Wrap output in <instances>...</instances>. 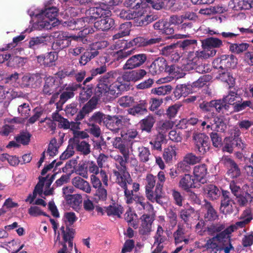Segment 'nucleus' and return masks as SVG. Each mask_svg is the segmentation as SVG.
Returning a JSON list of instances; mask_svg holds the SVG:
<instances>
[{
  "instance_id": "f257e3e1",
  "label": "nucleus",
  "mask_w": 253,
  "mask_h": 253,
  "mask_svg": "<svg viewBox=\"0 0 253 253\" xmlns=\"http://www.w3.org/2000/svg\"><path fill=\"white\" fill-rule=\"evenodd\" d=\"M145 195L147 199L152 203L162 204V199L165 194L163 189L156 185V177L151 173L146 175L145 179Z\"/></svg>"
},
{
  "instance_id": "f03ea898",
  "label": "nucleus",
  "mask_w": 253,
  "mask_h": 253,
  "mask_svg": "<svg viewBox=\"0 0 253 253\" xmlns=\"http://www.w3.org/2000/svg\"><path fill=\"white\" fill-rule=\"evenodd\" d=\"M192 138L195 152L199 155H205L210 148L209 137L204 133L194 132Z\"/></svg>"
},
{
  "instance_id": "7ed1b4c3",
  "label": "nucleus",
  "mask_w": 253,
  "mask_h": 253,
  "mask_svg": "<svg viewBox=\"0 0 253 253\" xmlns=\"http://www.w3.org/2000/svg\"><path fill=\"white\" fill-rule=\"evenodd\" d=\"M227 239L225 233L222 232L217 234L215 236L208 239L203 246L205 250L210 253H220L223 249L221 243L226 242Z\"/></svg>"
},
{
  "instance_id": "20e7f679",
  "label": "nucleus",
  "mask_w": 253,
  "mask_h": 253,
  "mask_svg": "<svg viewBox=\"0 0 253 253\" xmlns=\"http://www.w3.org/2000/svg\"><path fill=\"white\" fill-rule=\"evenodd\" d=\"M162 41L161 38H151L150 39L143 37H137L132 40L127 42L124 40H119V42L125 43V47L131 48L133 46L142 47L159 43Z\"/></svg>"
},
{
  "instance_id": "39448f33",
  "label": "nucleus",
  "mask_w": 253,
  "mask_h": 253,
  "mask_svg": "<svg viewBox=\"0 0 253 253\" xmlns=\"http://www.w3.org/2000/svg\"><path fill=\"white\" fill-rule=\"evenodd\" d=\"M220 162L226 169V174L231 178H236L241 174V169L237 164L230 156L224 155Z\"/></svg>"
},
{
  "instance_id": "423d86ee",
  "label": "nucleus",
  "mask_w": 253,
  "mask_h": 253,
  "mask_svg": "<svg viewBox=\"0 0 253 253\" xmlns=\"http://www.w3.org/2000/svg\"><path fill=\"white\" fill-rule=\"evenodd\" d=\"M238 63L236 57L232 54L222 55L220 58L216 59L213 62V67L215 69L226 70L227 69L234 68Z\"/></svg>"
},
{
  "instance_id": "0eeeda50",
  "label": "nucleus",
  "mask_w": 253,
  "mask_h": 253,
  "mask_svg": "<svg viewBox=\"0 0 253 253\" xmlns=\"http://www.w3.org/2000/svg\"><path fill=\"white\" fill-rule=\"evenodd\" d=\"M111 11L108 10L105 15L94 22V28L97 31L107 32L115 28L114 19L111 17Z\"/></svg>"
},
{
  "instance_id": "6e6552de",
  "label": "nucleus",
  "mask_w": 253,
  "mask_h": 253,
  "mask_svg": "<svg viewBox=\"0 0 253 253\" xmlns=\"http://www.w3.org/2000/svg\"><path fill=\"white\" fill-rule=\"evenodd\" d=\"M147 56L145 53H138L131 55L123 65V69L132 70L142 66L146 61Z\"/></svg>"
},
{
  "instance_id": "1a4fd4ad",
  "label": "nucleus",
  "mask_w": 253,
  "mask_h": 253,
  "mask_svg": "<svg viewBox=\"0 0 253 253\" xmlns=\"http://www.w3.org/2000/svg\"><path fill=\"white\" fill-rule=\"evenodd\" d=\"M108 10V8H104L101 5L98 7H90L85 12L86 16L85 17L84 20L86 22L93 23L94 25V22L105 15L106 12Z\"/></svg>"
},
{
  "instance_id": "9d476101",
  "label": "nucleus",
  "mask_w": 253,
  "mask_h": 253,
  "mask_svg": "<svg viewBox=\"0 0 253 253\" xmlns=\"http://www.w3.org/2000/svg\"><path fill=\"white\" fill-rule=\"evenodd\" d=\"M42 82V78L40 74H27L21 78L20 86L23 88H37L41 85Z\"/></svg>"
},
{
  "instance_id": "9b49d317",
  "label": "nucleus",
  "mask_w": 253,
  "mask_h": 253,
  "mask_svg": "<svg viewBox=\"0 0 253 253\" xmlns=\"http://www.w3.org/2000/svg\"><path fill=\"white\" fill-rule=\"evenodd\" d=\"M123 119H125L123 116H111L107 115L103 126L112 131L118 133L122 127Z\"/></svg>"
},
{
  "instance_id": "f8f14e48",
  "label": "nucleus",
  "mask_w": 253,
  "mask_h": 253,
  "mask_svg": "<svg viewBox=\"0 0 253 253\" xmlns=\"http://www.w3.org/2000/svg\"><path fill=\"white\" fill-rule=\"evenodd\" d=\"M57 35V39L53 42L52 48L54 50L59 51L67 47L70 44V37L66 33L58 32L55 33Z\"/></svg>"
},
{
  "instance_id": "ddd939ff",
  "label": "nucleus",
  "mask_w": 253,
  "mask_h": 253,
  "mask_svg": "<svg viewBox=\"0 0 253 253\" xmlns=\"http://www.w3.org/2000/svg\"><path fill=\"white\" fill-rule=\"evenodd\" d=\"M246 144L243 140H235L231 138L224 139V144L222 148L223 152L232 153L234 148L243 150L246 148Z\"/></svg>"
},
{
  "instance_id": "4468645a",
  "label": "nucleus",
  "mask_w": 253,
  "mask_h": 253,
  "mask_svg": "<svg viewBox=\"0 0 253 253\" xmlns=\"http://www.w3.org/2000/svg\"><path fill=\"white\" fill-rule=\"evenodd\" d=\"M220 210L224 214H230L233 211L232 204L233 200L230 197V193L226 190H222Z\"/></svg>"
},
{
  "instance_id": "2eb2a0df",
  "label": "nucleus",
  "mask_w": 253,
  "mask_h": 253,
  "mask_svg": "<svg viewBox=\"0 0 253 253\" xmlns=\"http://www.w3.org/2000/svg\"><path fill=\"white\" fill-rule=\"evenodd\" d=\"M99 99V98L94 95L79 111L76 116V120H82L87 114L94 109L96 107Z\"/></svg>"
},
{
  "instance_id": "dca6fc26",
  "label": "nucleus",
  "mask_w": 253,
  "mask_h": 253,
  "mask_svg": "<svg viewBox=\"0 0 253 253\" xmlns=\"http://www.w3.org/2000/svg\"><path fill=\"white\" fill-rule=\"evenodd\" d=\"M147 75V71L143 69L133 70L124 72L122 76L124 81L136 82L143 79Z\"/></svg>"
},
{
  "instance_id": "f3484780",
  "label": "nucleus",
  "mask_w": 253,
  "mask_h": 253,
  "mask_svg": "<svg viewBox=\"0 0 253 253\" xmlns=\"http://www.w3.org/2000/svg\"><path fill=\"white\" fill-rule=\"evenodd\" d=\"M204 217L206 221H213L218 219V214L211 202L205 200L203 205Z\"/></svg>"
},
{
  "instance_id": "a211bd4d",
  "label": "nucleus",
  "mask_w": 253,
  "mask_h": 253,
  "mask_svg": "<svg viewBox=\"0 0 253 253\" xmlns=\"http://www.w3.org/2000/svg\"><path fill=\"white\" fill-rule=\"evenodd\" d=\"M201 160L200 157L197 156L192 153H188L184 157L183 162L179 163L178 164V168L183 171H189L190 167L188 164L195 165L200 162Z\"/></svg>"
},
{
  "instance_id": "6ab92c4d",
  "label": "nucleus",
  "mask_w": 253,
  "mask_h": 253,
  "mask_svg": "<svg viewBox=\"0 0 253 253\" xmlns=\"http://www.w3.org/2000/svg\"><path fill=\"white\" fill-rule=\"evenodd\" d=\"M193 173L195 178L199 183L205 184L207 182L208 169L206 164H203L195 166Z\"/></svg>"
},
{
  "instance_id": "aec40b11",
  "label": "nucleus",
  "mask_w": 253,
  "mask_h": 253,
  "mask_svg": "<svg viewBox=\"0 0 253 253\" xmlns=\"http://www.w3.org/2000/svg\"><path fill=\"white\" fill-rule=\"evenodd\" d=\"M58 87V82L56 78L54 77H48L45 81L42 89L43 94L45 95H50L55 92Z\"/></svg>"
},
{
  "instance_id": "412c9836",
  "label": "nucleus",
  "mask_w": 253,
  "mask_h": 253,
  "mask_svg": "<svg viewBox=\"0 0 253 253\" xmlns=\"http://www.w3.org/2000/svg\"><path fill=\"white\" fill-rule=\"evenodd\" d=\"M199 183L192 175L189 174H185L180 179L179 184V186L183 190L189 192L191 188L198 187L197 184Z\"/></svg>"
},
{
  "instance_id": "4be33fe9",
  "label": "nucleus",
  "mask_w": 253,
  "mask_h": 253,
  "mask_svg": "<svg viewBox=\"0 0 253 253\" xmlns=\"http://www.w3.org/2000/svg\"><path fill=\"white\" fill-rule=\"evenodd\" d=\"M130 192V196L128 197L126 196V194L124 193L125 200L126 201V203L128 204H132L133 201L135 202L137 206L138 205L139 207L138 209L140 210H144L145 209V207L147 204H149L148 202H145V199L142 196H139L138 195L132 194V191H129Z\"/></svg>"
},
{
  "instance_id": "5701e85b",
  "label": "nucleus",
  "mask_w": 253,
  "mask_h": 253,
  "mask_svg": "<svg viewBox=\"0 0 253 253\" xmlns=\"http://www.w3.org/2000/svg\"><path fill=\"white\" fill-rule=\"evenodd\" d=\"M128 114L133 116L142 115L147 112V102L145 100H140L138 103L127 110Z\"/></svg>"
},
{
  "instance_id": "b1692460",
  "label": "nucleus",
  "mask_w": 253,
  "mask_h": 253,
  "mask_svg": "<svg viewBox=\"0 0 253 253\" xmlns=\"http://www.w3.org/2000/svg\"><path fill=\"white\" fill-rule=\"evenodd\" d=\"M167 65L166 60L163 57H158L151 64L150 69L153 74H159L165 72Z\"/></svg>"
},
{
  "instance_id": "393cba45",
  "label": "nucleus",
  "mask_w": 253,
  "mask_h": 253,
  "mask_svg": "<svg viewBox=\"0 0 253 253\" xmlns=\"http://www.w3.org/2000/svg\"><path fill=\"white\" fill-rule=\"evenodd\" d=\"M126 171H122L120 170H114L113 174L116 177V182L117 184L119 185V186L124 190V193L126 194V196L128 197L130 196V192L129 191V189L127 188V185H126V179H125V177H126Z\"/></svg>"
},
{
  "instance_id": "a878e982",
  "label": "nucleus",
  "mask_w": 253,
  "mask_h": 253,
  "mask_svg": "<svg viewBox=\"0 0 253 253\" xmlns=\"http://www.w3.org/2000/svg\"><path fill=\"white\" fill-rule=\"evenodd\" d=\"M223 45L222 41L218 38L210 37L202 41V46L203 49H215Z\"/></svg>"
},
{
  "instance_id": "bb28decb",
  "label": "nucleus",
  "mask_w": 253,
  "mask_h": 253,
  "mask_svg": "<svg viewBox=\"0 0 253 253\" xmlns=\"http://www.w3.org/2000/svg\"><path fill=\"white\" fill-rule=\"evenodd\" d=\"M141 224L140 227L139 232L142 235H146L150 232L151 226L153 219L149 214H144L140 218Z\"/></svg>"
},
{
  "instance_id": "cd10ccee",
  "label": "nucleus",
  "mask_w": 253,
  "mask_h": 253,
  "mask_svg": "<svg viewBox=\"0 0 253 253\" xmlns=\"http://www.w3.org/2000/svg\"><path fill=\"white\" fill-rule=\"evenodd\" d=\"M107 191L104 187L96 189L92 199L93 202L99 205H102L107 200Z\"/></svg>"
},
{
  "instance_id": "c85d7f7f",
  "label": "nucleus",
  "mask_w": 253,
  "mask_h": 253,
  "mask_svg": "<svg viewBox=\"0 0 253 253\" xmlns=\"http://www.w3.org/2000/svg\"><path fill=\"white\" fill-rule=\"evenodd\" d=\"M57 59L55 52H50L45 55L37 56V61L41 65L44 66L51 67L55 65V62Z\"/></svg>"
},
{
  "instance_id": "c756f323",
  "label": "nucleus",
  "mask_w": 253,
  "mask_h": 253,
  "mask_svg": "<svg viewBox=\"0 0 253 253\" xmlns=\"http://www.w3.org/2000/svg\"><path fill=\"white\" fill-rule=\"evenodd\" d=\"M76 150L81 154L87 155L90 153V145L84 140L81 141L77 137H73Z\"/></svg>"
},
{
  "instance_id": "7c9ffc66",
  "label": "nucleus",
  "mask_w": 253,
  "mask_h": 253,
  "mask_svg": "<svg viewBox=\"0 0 253 253\" xmlns=\"http://www.w3.org/2000/svg\"><path fill=\"white\" fill-rule=\"evenodd\" d=\"M204 191L207 197L212 201L218 199L222 193V191L216 186L213 184L207 185Z\"/></svg>"
},
{
  "instance_id": "2f4dec72",
  "label": "nucleus",
  "mask_w": 253,
  "mask_h": 253,
  "mask_svg": "<svg viewBox=\"0 0 253 253\" xmlns=\"http://www.w3.org/2000/svg\"><path fill=\"white\" fill-rule=\"evenodd\" d=\"M155 123V119L152 116H147L139 122L140 129L142 131L150 133Z\"/></svg>"
},
{
  "instance_id": "473e14b6",
  "label": "nucleus",
  "mask_w": 253,
  "mask_h": 253,
  "mask_svg": "<svg viewBox=\"0 0 253 253\" xmlns=\"http://www.w3.org/2000/svg\"><path fill=\"white\" fill-rule=\"evenodd\" d=\"M94 90V85L90 84L83 87L79 94V101L84 103L87 101L92 96Z\"/></svg>"
},
{
  "instance_id": "72a5a7b5",
  "label": "nucleus",
  "mask_w": 253,
  "mask_h": 253,
  "mask_svg": "<svg viewBox=\"0 0 253 253\" xmlns=\"http://www.w3.org/2000/svg\"><path fill=\"white\" fill-rule=\"evenodd\" d=\"M126 90V85L125 84L116 81L113 83L109 87V94L116 98L120 95L122 91Z\"/></svg>"
},
{
  "instance_id": "f704fd0d",
  "label": "nucleus",
  "mask_w": 253,
  "mask_h": 253,
  "mask_svg": "<svg viewBox=\"0 0 253 253\" xmlns=\"http://www.w3.org/2000/svg\"><path fill=\"white\" fill-rule=\"evenodd\" d=\"M74 186L86 193H90L91 191L90 185L88 182L80 177H75L73 180Z\"/></svg>"
},
{
  "instance_id": "c9c22d12",
  "label": "nucleus",
  "mask_w": 253,
  "mask_h": 253,
  "mask_svg": "<svg viewBox=\"0 0 253 253\" xmlns=\"http://www.w3.org/2000/svg\"><path fill=\"white\" fill-rule=\"evenodd\" d=\"M118 75V73L116 71L108 72L107 74L100 77L98 84H104L110 87V85L115 82L114 81Z\"/></svg>"
},
{
  "instance_id": "e433bc0d",
  "label": "nucleus",
  "mask_w": 253,
  "mask_h": 253,
  "mask_svg": "<svg viewBox=\"0 0 253 253\" xmlns=\"http://www.w3.org/2000/svg\"><path fill=\"white\" fill-rule=\"evenodd\" d=\"M118 46L122 47L123 49H120L116 52V57L118 60L125 59L131 55L134 51V49L128 50L129 48L125 47V43H122L119 42V40L116 42Z\"/></svg>"
},
{
  "instance_id": "4c0bfd02",
  "label": "nucleus",
  "mask_w": 253,
  "mask_h": 253,
  "mask_svg": "<svg viewBox=\"0 0 253 253\" xmlns=\"http://www.w3.org/2000/svg\"><path fill=\"white\" fill-rule=\"evenodd\" d=\"M225 225L220 222L212 223L208 225L206 228V230L209 235L215 236V234H218L225 230Z\"/></svg>"
},
{
  "instance_id": "58836bf2",
  "label": "nucleus",
  "mask_w": 253,
  "mask_h": 253,
  "mask_svg": "<svg viewBox=\"0 0 253 253\" xmlns=\"http://www.w3.org/2000/svg\"><path fill=\"white\" fill-rule=\"evenodd\" d=\"M57 110L55 112L52 113V118L53 121L58 122V127L60 128H63L64 129H69L70 128V122L67 119L64 118L58 113V112Z\"/></svg>"
},
{
  "instance_id": "ea45409f",
  "label": "nucleus",
  "mask_w": 253,
  "mask_h": 253,
  "mask_svg": "<svg viewBox=\"0 0 253 253\" xmlns=\"http://www.w3.org/2000/svg\"><path fill=\"white\" fill-rule=\"evenodd\" d=\"M74 93L69 92L68 90H65L63 91L59 96V100L56 103V108L58 111L62 110V106L65 102L70 98L74 96Z\"/></svg>"
},
{
  "instance_id": "a19ab883",
  "label": "nucleus",
  "mask_w": 253,
  "mask_h": 253,
  "mask_svg": "<svg viewBox=\"0 0 253 253\" xmlns=\"http://www.w3.org/2000/svg\"><path fill=\"white\" fill-rule=\"evenodd\" d=\"M118 155L115 157L114 159L119 164V165H116V167L118 170L126 171L127 170L126 164L128 163L129 155Z\"/></svg>"
},
{
  "instance_id": "79ce46f5",
  "label": "nucleus",
  "mask_w": 253,
  "mask_h": 253,
  "mask_svg": "<svg viewBox=\"0 0 253 253\" xmlns=\"http://www.w3.org/2000/svg\"><path fill=\"white\" fill-rule=\"evenodd\" d=\"M229 45V50L234 53L240 54L247 50L250 46L248 43L242 42L241 43H232L228 42Z\"/></svg>"
},
{
  "instance_id": "37998d69",
  "label": "nucleus",
  "mask_w": 253,
  "mask_h": 253,
  "mask_svg": "<svg viewBox=\"0 0 253 253\" xmlns=\"http://www.w3.org/2000/svg\"><path fill=\"white\" fill-rule=\"evenodd\" d=\"M213 100L214 109H215L216 112L225 114L227 112H228L229 106L227 104L223 98Z\"/></svg>"
},
{
  "instance_id": "c03bdc74",
  "label": "nucleus",
  "mask_w": 253,
  "mask_h": 253,
  "mask_svg": "<svg viewBox=\"0 0 253 253\" xmlns=\"http://www.w3.org/2000/svg\"><path fill=\"white\" fill-rule=\"evenodd\" d=\"M58 10L56 7L51 6L45 8L44 10H42L41 14L43 17L48 19L52 22L53 20L56 19L57 16Z\"/></svg>"
},
{
  "instance_id": "a18cd8bd",
  "label": "nucleus",
  "mask_w": 253,
  "mask_h": 253,
  "mask_svg": "<svg viewBox=\"0 0 253 253\" xmlns=\"http://www.w3.org/2000/svg\"><path fill=\"white\" fill-rule=\"evenodd\" d=\"M249 219H242L241 221H237L235 224H232L225 230H223L225 234H227L228 235L233 232L234 231L237 230L240 228H243L246 227L248 224Z\"/></svg>"
},
{
  "instance_id": "49530a36",
  "label": "nucleus",
  "mask_w": 253,
  "mask_h": 253,
  "mask_svg": "<svg viewBox=\"0 0 253 253\" xmlns=\"http://www.w3.org/2000/svg\"><path fill=\"white\" fill-rule=\"evenodd\" d=\"M105 211L108 216L115 215L120 218L123 213V207L120 205H110L104 207Z\"/></svg>"
},
{
  "instance_id": "de8ad7c7",
  "label": "nucleus",
  "mask_w": 253,
  "mask_h": 253,
  "mask_svg": "<svg viewBox=\"0 0 253 253\" xmlns=\"http://www.w3.org/2000/svg\"><path fill=\"white\" fill-rule=\"evenodd\" d=\"M26 60V58L18 56H13L7 62V65L13 68H20L24 65Z\"/></svg>"
},
{
  "instance_id": "09e8293b",
  "label": "nucleus",
  "mask_w": 253,
  "mask_h": 253,
  "mask_svg": "<svg viewBox=\"0 0 253 253\" xmlns=\"http://www.w3.org/2000/svg\"><path fill=\"white\" fill-rule=\"evenodd\" d=\"M141 15V12L132 11L130 10H122L119 14V17L124 20H130L136 19L139 17Z\"/></svg>"
},
{
  "instance_id": "8fccbe9b",
  "label": "nucleus",
  "mask_w": 253,
  "mask_h": 253,
  "mask_svg": "<svg viewBox=\"0 0 253 253\" xmlns=\"http://www.w3.org/2000/svg\"><path fill=\"white\" fill-rule=\"evenodd\" d=\"M68 204L71 205L74 208H77L82 202V197L80 194H68L65 196Z\"/></svg>"
},
{
  "instance_id": "3c124183",
  "label": "nucleus",
  "mask_w": 253,
  "mask_h": 253,
  "mask_svg": "<svg viewBox=\"0 0 253 253\" xmlns=\"http://www.w3.org/2000/svg\"><path fill=\"white\" fill-rule=\"evenodd\" d=\"M113 145L116 148L119 150L122 155H129L128 148L125 142L122 141L121 137H116L113 142Z\"/></svg>"
},
{
  "instance_id": "603ef678",
  "label": "nucleus",
  "mask_w": 253,
  "mask_h": 253,
  "mask_svg": "<svg viewBox=\"0 0 253 253\" xmlns=\"http://www.w3.org/2000/svg\"><path fill=\"white\" fill-rule=\"evenodd\" d=\"M172 90V87L169 84H164L159 87L153 88L151 92L159 96L165 95L169 93Z\"/></svg>"
},
{
  "instance_id": "864d4df0",
  "label": "nucleus",
  "mask_w": 253,
  "mask_h": 253,
  "mask_svg": "<svg viewBox=\"0 0 253 253\" xmlns=\"http://www.w3.org/2000/svg\"><path fill=\"white\" fill-rule=\"evenodd\" d=\"M176 155V149L174 146H170L165 149L163 158L167 163H171L173 158Z\"/></svg>"
},
{
  "instance_id": "5fc2aeb1",
  "label": "nucleus",
  "mask_w": 253,
  "mask_h": 253,
  "mask_svg": "<svg viewBox=\"0 0 253 253\" xmlns=\"http://www.w3.org/2000/svg\"><path fill=\"white\" fill-rule=\"evenodd\" d=\"M138 157L141 162L146 163L149 161L151 153L148 148L144 146L139 147L138 148Z\"/></svg>"
},
{
  "instance_id": "6e6d98bb",
  "label": "nucleus",
  "mask_w": 253,
  "mask_h": 253,
  "mask_svg": "<svg viewBox=\"0 0 253 253\" xmlns=\"http://www.w3.org/2000/svg\"><path fill=\"white\" fill-rule=\"evenodd\" d=\"M47 37L41 36L34 37L29 41V47L33 49L38 48L41 45L45 44Z\"/></svg>"
},
{
  "instance_id": "4d7b16f0",
  "label": "nucleus",
  "mask_w": 253,
  "mask_h": 253,
  "mask_svg": "<svg viewBox=\"0 0 253 253\" xmlns=\"http://www.w3.org/2000/svg\"><path fill=\"white\" fill-rule=\"evenodd\" d=\"M166 140V135L162 133H159L156 136L153 141L150 142V144L153 145V149L158 151H162V144Z\"/></svg>"
},
{
  "instance_id": "13d9d810",
  "label": "nucleus",
  "mask_w": 253,
  "mask_h": 253,
  "mask_svg": "<svg viewBox=\"0 0 253 253\" xmlns=\"http://www.w3.org/2000/svg\"><path fill=\"white\" fill-rule=\"evenodd\" d=\"M94 95L99 98V99L103 95H105L106 93L109 94V87L107 85L104 84H98L97 86L94 88Z\"/></svg>"
},
{
  "instance_id": "bf43d9fd",
  "label": "nucleus",
  "mask_w": 253,
  "mask_h": 253,
  "mask_svg": "<svg viewBox=\"0 0 253 253\" xmlns=\"http://www.w3.org/2000/svg\"><path fill=\"white\" fill-rule=\"evenodd\" d=\"M129 24L127 23L122 24L120 26V31L115 34L112 38L113 40H118L125 36L128 35L130 32Z\"/></svg>"
},
{
  "instance_id": "052dcab7",
  "label": "nucleus",
  "mask_w": 253,
  "mask_h": 253,
  "mask_svg": "<svg viewBox=\"0 0 253 253\" xmlns=\"http://www.w3.org/2000/svg\"><path fill=\"white\" fill-rule=\"evenodd\" d=\"M107 115L103 114L101 112H95L92 116L89 119V123L98 124L100 125H103Z\"/></svg>"
},
{
  "instance_id": "680f3d73",
  "label": "nucleus",
  "mask_w": 253,
  "mask_h": 253,
  "mask_svg": "<svg viewBox=\"0 0 253 253\" xmlns=\"http://www.w3.org/2000/svg\"><path fill=\"white\" fill-rule=\"evenodd\" d=\"M194 210L192 208L182 210L180 212V217L187 224L190 220L193 218L192 215L195 213Z\"/></svg>"
},
{
  "instance_id": "e2e57ef3",
  "label": "nucleus",
  "mask_w": 253,
  "mask_h": 253,
  "mask_svg": "<svg viewBox=\"0 0 253 253\" xmlns=\"http://www.w3.org/2000/svg\"><path fill=\"white\" fill-rule=\"evenodd\" d=\"M134 102L133 97L129 96H124L118 99V103L119 105L124 108L130 107L132 106Z\"/></svg>"
},
{
  "instance_id": "0e129e2a",
  "label": "nucleus",
  "mask_w": 253,
  "mask_h": 253,
  "mask_svg": "<svg viewBox=\"0 0 253 253\" xmlns=\"http://www.w3.org/2000/svg\"><path fill=\"white\" fill-rule=\"evenodd\" d=\"M216 51L215 49H204L203 50L196 51L195 55L199 58L208 59L210 57L214 56Z\"/></svg>"
},
{
  "instance_id": "69168bd1",
  "label": "nucleus",
  "mask_w": 253,
  "mask_h": 253,
  "mask_svg": "<svg viewBox=\"0 0 253 253\" xmlns=\"http://www.w3.org/2000/svg\"><path fill=\"white\" fill-rule=\"evenodd\" d=\"M196 40H184L183 41L179 42L177 45L184 50H187L194 48L195 45L197 44Z\"/></svg>"
},
{
  "instance_id": "338daca9",
  "label": "nucleus",
  "mask_w": 253,
  "mask_h": 253,
  "mask_svg": "<svg viewBox=\"0 0 253 253\" xmlns=\"http://www.w3.org/2000/svg\"><path fill=\"white\" fill-rule=\"evenodd\" d=\"M48 19L45 18H43L41 21H39L36 24V26L37 29L40 30H42V29L49 30L52 28V27L55 26L54 25V22L51 23V21H48Z\"/></svg>"
},
{
  "instance_id": "774afa93",
  "label": "nucleus",
  "mask_w": 253,
  "mask_h": 253,
  "mask_svg": "<svg viewBox=\"0 0 253 253\" xmlns=\"http://www.w3.org/2000/svg\"><path fill=\"white\" fill-rule=\"evenodd\" d=\"M31 134L28 132H23L15 137L17 142H19L24 145H28L30 141Z\"/></svg>"
}]
</instances>
